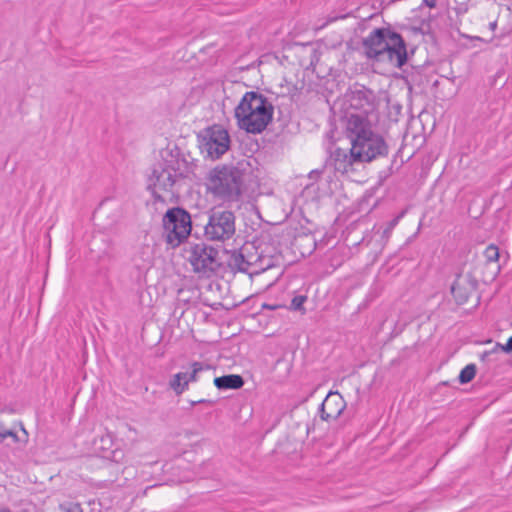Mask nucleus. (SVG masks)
<instances>
[{
    "mask_svg": "<svg viewBox=\"0 0 512 512\" xmlns=\"http://www.w3.org/2000/svg\"><path fill=\"white\" fill-rule=\"evenodd\" d=\"M414 54V48L408 52V45L403 36L394 31L389 23H386V55L391 63L402 68L408 63L409 55Z\"/></svg>",
    "mask_w": 512,
    "mask_h": 512,
    "instance_id": "9d476101",
    "label": "nucleus"
},
{
    "mask_svg": "<svg viewBox=\"0 0 512 512\" xmlns=\"http://www.w3.org/2000/svg\"><path fill=\"white\" fill-rule=\"evenodd\" d=\"M162 223L166 242L172 247H177L185 241L192 230L191 216L181 207H173L167 210Z\"/></svg>",
    "mask_w": 512,
    "mask_h": 512,
    "instance_id": "39448f33",
    "label": "nucleus"
},
{
    "mask_svg": "<svg viewBox=\"0 0 512 512\" xmlns=\"http://www.w3.org/2000/svg\"><path fill=\"white\" fill-rule=\"evenodd\" d=\"M249 163L246 160L236 165H220L213 168L207 178V188L222 201L235 202L240 199Z\"/></svg>",
    "mask_w": 512,
    "mask_h": 512,
    "instance_id": "f03ea898",
    "label": "nucleus"
},
{
    "mask_svg": "<svg viewBox=\"0 0 512 512\" xmlns=\"http://www.w3.org/2000/svg\"><path fill=\"white\" fill-rule=\"evenodd\" d=\"M235 215L228 210H212L204 227V236L210 241H225L235 234Z\"/></svg>",
    "mask_w": 512,
    "mask_h": 512,
    "instance_id": "0eeeda50",
    "label": "nucleus"
},
{
    "mask_svg": "<svg viewBox=\"0 0 512 512\" xmlns=\"http://www.w3.org/2000/svg\"><path fill=\"white\" fill-rule=\"evenodd\" d=\"M426 19H430L432 21L433 17L431 15H429Z\"/></svg>",
    "mask_w": 512,
    "mask_h": 512,
    "instance_id": "58836bf2",
    "label": "nucleus"
},
{
    "mask_svg": "<svg viewBox=\"0 0 512 512\" xmlns=\"http://www.w3.org/2000/svg\"><path fill=\"white\" fill-rule=\"evenodd\" d=\"M345 133L350 140V149H334L326 162V167L335 174L348 175L356 171L359 165L382 154L384 140L372 131L370 122L364 115L350 114Z\"/></svg>",
    "mask_w": 512,
    "mask_h": 512,
    "instance_id": "f257e3e1",
    "label": "nucleus"
},
{
    "mask_svg": "<svg viewBox=\"0 0 512 512\" xmlns=\"http://www.w3.org/2000/svg\"><path fill=\"white\" fill-rule=\"evenodd\" d=\"M438 85H439V80L436 79L435 81H433V83H432L433 88H437Z\"/></svg>",
    "mask_w": 512,
    "mask_h": 512,
    "instance_id": "4c0bfd02",
    "label": "nucleus"
},
{
    "mask_svg": "<svg viewBox=\"0 0 512 512\" xmlns=\"http://www.w3.org/2000/svg\"><path fill=\"white\" fill-rule=\"evenodd\" d=\"M218 253L217 249L205 243L192 245L189 250V262L194 272L207 278L215 275L221 266Z\"/></svg>",
    "mask_w": 512,
    "mask_h": 512,
    "instance_id": "423d86ee",
    "label": "nucleus"
},
{
    "mask_svg": "<svg viewBox=\"0 0 512 512\" xmlns=\"http://www.w3.org/2000/svg\"><path fill=\"white\" fill-rule=\"evenodd\" d=\"M406 134V120L402 113V105L391 103L386 97V140L393 142V147L402 146ZM390 143L386 141V155H388Z\"/></svg>",
    "mask_w": 512,
    "mask_h": 512,
    "instance_id": "6e6552de",
    "label": "nucleus"
},
{
    "mask_svg": "<svg viewBox=\"0 0 512 512\" xmlns=\"http://www.w3.org/2000/svg\"><path fill=\"white\" fill-rule=\"evenodd\" d=\"M6 439L5 431L0 432V443H2Z\"/></svg>",
    "mask_w": 512,
    "mask_h": 512,
    "instance_id": "f704fd0d",
    "label": "nucleus"
},
{
    "mask_svg": "<svg viewBox=\"0 0 512 512\" xmlns=\"http://www.w3.org/2000/svg\"><path fill=\"white\" fill-rule=\"evenodd\" d=\"M243 253L247 258L249 265L254 273L255 268L259 266L260 254L259 247H256L253 243H246L242 246Z\"/></svg>",
    "mask_w": 512,
    "mask_h": 512,
    "instance_id": "dca6fc26",
    "label": "nucleus"
},
{
    "mask_svg": "<svg viewBox=\"0 0 512 512\" xmlns=\"http://www.w3.org/2000/svg\"><path fill=\"white\" fill-rule=\"evenodd\" d=\"M384 27L377 28L363 40L364 53L368 58H377L384 53Z\"/></svg>",
    "mask_w": 512,
    "mask_h": 512,
    "instance_id": "ddd939ff",
    "label": "nucleus"
},
{
    "mask_svg": "<svg viewBox=\"0 0 512 512\" xmlns=\"http://www.w3.org/2000/svg\"><path fill=\"white\" fill-rule=\"evenodd\" d=\"M407 210V208L401 210L390 222H388L386 226V234L398 224L400 219H402L404 215L407 213Z\"/></svg>",
    "mask_w": 512,
    "mask_h": 512,
    "instance_id": "393cba45",
    "label": "nucleus"
},
{
    "mask_svg": "<svg viewBox=\"0 0 512 512\" xmlns=\"http://www.w3.org/2000/svg\"><path fill=\"white\" fill-rule=\"evenodd\" d=\"M467 10H468V8L464 4H461L460 6L455 8V12L457 15H462V14L466 13Z\"/></svg>",
    "mask_w": 512,
    "mask_h": 512,
    "instance_id": "c756f323",
    "label": "nucleus"
},
{
    "mask_svg": "<svg viewBox=\"0 0 512 512\" xmlns=\"http://www.w3.org/2000/svg\"><path fill=\"white\" fill-rule=\"evenodd\" d=\"M389 143H390V147H392L394 150H396L395 154H394V158L392 160V163L390 165V167L388 168L389 170V173L390 174H393L395 172H397L401 167L402 165L404 164V159L401 157L400 160H398V156H399V153L401 152V148H394L393 147V142H390L389 140H387ZM399 145H397L396 147H398Z\"/></svg>",
    "mask_w": 512,
    "mask_h": 512,
    "instance_id": "412c9836",
    "label": "nucleus"
},
{
    "mask_svg": "<svg viewBox=\"0 0 512 512\" xmlns=\"http://www.w3.org/2000/svg\"><path fill=\"white\" fill-rule=\"evenodd\" d=\"M307 300L306 296L298 295L295 296L291 301V308L293 310H302L303 304Z\"/></svg>",
    "mask_w": 512,
    "mask_h": 512,
    "instance_id": "a878e982",
    "label": "nucleus"
},
{
    "mask_svg": "<svg viewBox=\"0 0 512 512\" xmlns=\"http://www.w3.org/2000/svg\"><path fill=\"white\" fill-rule=\"evenodd\" d=\"M478 285V280L472 272L457 273L450 289L456 304H465L476 294Z\"/></svg>",
    "mask_w": 512,
    "mask_h": 512,
    "instance_id": "9b49d317",
    "label": "nucleus"
},
{
    "mask_svg": "<svg viewBox=\"0 0 512 512\" xmlns=\"http://www.w3.org/2000/svg\"><path fill=\"white\" fill-rule=\"evenodd\" d=\"M496 26V23H492L491 27L494 28Z\"/></svg>",
    "mask_w": 512,
    "mask_h": 512,
    "instance_id": "ea45409f",
    "label": "nucleus"
},
{
    "mask_svg": "<svg viewBox=\"0 0 512 512\" xmlns=\"http://www.w3.org/2000/svg\"><path fill=\"white\" fill-rule=\"evenodd\" d=\"M230 136L222 126L208 128L200 141L201 153L212 160L219 159L230 148Z\"/></svg>",
    "mask_w": 512,
    "mask_h": 512,
    "instance_id": "1a4fd4ad",
    "label": "nucleus"
},
{
    "mask_svg": "<svg viewBox=\"0 0 512 512\" xmlns=\"http://www.w3.org/2000/svg\"><path fill=\"white\" fill-rule=\"evenodd\" d=\"M416 31L420 32L421 34L428 36L431 43L436 44L437 38L435 33L432 31L431 27V20L430 19H423L421 21V24L418 28H415Z\"/></svg>",
    "mask_w": 512,
    "mask_h": 512,
    "instance_id": "6ab92c4d",
    "label": "nucleus"
},
{
    "mask_svg": "<svg viewBox=\"0 0 512 512\" xmlns=\"http://www.w3.org/2000/svg\"><path fill=\"white\" fill-rule=\"evenodd\" d=\"M227 265L233 272L254 275L249 262L243 253L242 247L239 250H234L230 253L227 259Z\"/></svg>",
    "mask_w": 512,
    "mask_h": 512,
    "instance_id": "4468645a",
    "label": "nucleus"
},
{
    "mask_svg": "<svg viewBox=\"0 0 512 512\" xmlns=\"http://www.w3.org/2000/svg\"><path fill=\"white\" fill-rule=\"evenodd\" d=\"M273 266H274V262H273L272 257L264 255L263 251H261L259 266L257 268H255L254 273L259 274Z\"/></svg>",
    "mask_w": 512,
    "mask_h": 512,
    "instance_id": "4be33fe9",
    "label": "nucleus"
},
{
    "mask_svg": "<svg viewBox=\"0 0 512 512\" xmlns=\"http://www.w3.org/2000/svg\"><path fill=\"white\" fill-rule=\"evenodd\" d=\"M493 353H494V350L484 351V352L481 354V360H482V361H486V359H487L489 356H491Z\"/></svg>",
    "mask_w": 512,
    "mask_h": 512,
    "instance_id": "2f4dec72",
    "label": "nucleus"
},
{
    "mask_svg": "<svg viewBox=\"0 0 512 512\" xmlns=\"http://www.w3.org/2000/svg\"><path fill=\"white\" fill-rule=\"evenodd\" d=\"M501 350L506 354L512 353V336L507 340L506 344L501 346Z\"/></svg>",
    "mask_w": 512,
    "mask_h": 512,
    "instance_id": "bb28decb",
    "label": "nucleus"
},
{
    "mask_svg": "<svg viewBox=\"0 0 512 512\" xmlns=\"http://www.w3.org/2000/svg\"><path fill=\"white\" fill-rule=\"evenodd\" d=\"M273 111V105L264 95L249 91L236 106L234 114L240 129L251 134H259L272 121Z\"/></svg>",
    "mask_w": 512,
    "mask_h": 512,
    "instance_id": "7ed1b4c3",
    "label": "nucleus"
},
{
    "mask_svg": "<svg viewBox=\"0 0 512 512\" xmlns=\"http://www.w3.org/2000/svg\"><path fill=\"white\" fill-rule=\"evenodd\" d=\"M67 512H82V510L80 509V507L78 505L68 509Z\"/></svg>",
    "mask_w": 512,
    "mask_h": 512,
    "instance_id": "72a5a7b5",
    "label": "nucleus"
},
{
    "mask_svg": "<svg viewBox=\"0 0 512 512\" xmlns=\"http://www.w3.org/2000/svg\"><path fill=\"white\" fill-rule=\"evenodd\" d=\"M98 440L95 439L94 443L97 444ZM113 443V436L111 433L107 432L105 435H102L99 438V447L103 450H108L111 448Z\"/></svg>",
    "mask_w": 512,
    "mask_h": 512,
    "instance_id": "b1692460",
    "label": "nucleus"
},
{
    "mask_svg": "<svg viewBox=\"0 0 512 512\" xmlns=\"http://www.w3.org/2000/svg\"><path fill=\"white\" fill-rule=\"evenodd\" d=\"M346 407L343 397L338 392H329L322 402L319 412L322 420H336Z\"/></svg>",
    "mask_w": 512,
    "mask_h": 512,
    "instance_id": "f8f14e48",
    "label": "nucleus"
},
{
    "mask_svg": "<svg viewBox=\"0 0 512 512\" xmlns=\"http://www.w3.org/2000/svg\"><path fill=\"white\" fill-rule=\"evenodd\" d=\"M404 363V359L403 358H397V359H394L390 362V365L391 366H396V365H400V364H403Z\"/></svg>",
    "mask_w": 512,
    "mask_h": 512,
    "instance_id": "473e14b6",
    "label": "nucleus"
},
{
    "mask_svg": "<svg viewBox=\"0 0 512 512\" xmlns=\"http://www.w3.org/2000/svg\"><path fill=\"white\" fill-rule=\"evenodd\" d=\"M422 5L428 6L429 8H435L437 5V0H423Z\"/></svg>",
    "mask_w": 512,
    "mask_h": 512,
    "instance_id": "7c9ffc66",
    "label": "nucleus"
},
{
    "mask_svg": "<svg viewBox=\"0 0 512 512\" xmlns=\"http://www.w3.org/2000/svg\"><path fill=\"white\" fill-rule=\"evenodd\" d=\"M477 372V367L475 364L471 363L466 365L458 375V381L460 384H467L471 382Z\"/></svg>",
    "mask_w": 512,
    "mask_h": 512,
    "instance_id": "a211bd4d",
    "label": "nucleus"
},
{
    "mask_svg": "<svg viewBox=\"0 0 512 512\" xmlns=\"http://www.w3.org/2000/svg\"><path fill=\"white\" fill-rule=\"evenodd\" d=\"M484 257L487 263L497 262L500 257L499 248L494 244L488 245L484 250Z\"/></svg>",
    "mask_w": 512,
    "mask_h": 512,
    "instance_id": "5701e85b",
    "label": "nucleus"
},
{
    "mask_svg": "<svg viewBox=\"0 0 512 512\" xmlns=\"http://www.w3.org/2000/svg\"><path fill=\"white\" fill-rule=\"evenodd\" d=\"M467 38H470L471 40H478V41H482V38L478 37V36H474V37H470V36H466Z\"/></svg>",
    "mask_w": 512,
    "mask_h": 512,
    "instance_id": "e433bc0d",
    "label": "nucleus"
},
{
    "mask_svg": "<svg viewBox=\"0 0 512 512\" xmlns=\"http://www.w3.org/2000/svg\"><path fill=\"white\" fill-rule=\"evenodd\" d=\"M192 371L190 373H185L184 381H187V387L190 382H196L198 380V373L203 371L204 365L201 362H193L191 364Z\"/></svg>",
    "mask_w": 512,
    "mask_h": 512,
    "instance_id": "aec40b11",
    "label": "nucleus"
},
{
    "mask_svg": "<svg viewBox=\"0 0 512 512\" xmlns=\"http://www.w3.org/2000/svg\"><path fill=\"white\" fill-rule=\"evenodd\" d=\"M504 344H500V343H497L496 346L492 349L494 350V352H496L497 350H501V346H503Z\"/></svg>",
    "mask_w": 512,
    "mask_h": 512,
    "instance_id": "c9c22d12",
    "label": "nucleus"
},
{
    "mask_svg": "<svg viewBox=\"0 0 512 512\" xmlns=\"http://www.w3.org/2000/svg\"><path fill=\"white\" fill-rule=\"evenodd\" d=\"M214 385L219 390H228V389H240L244 385V379L241 375L238 374H229L223 375L220 377H216L214 379Z\"/></svg>",
    "mask_w": 512,
    "mask_h": 512,
    "instance_id": "2eb2a0df",
    "label": "nucleus"
},
{
    "mask_svg": "<svg viewBox=\"0 0 512 512\" xmlns=\"http://www.w3.org/2000/svg\"><path fill=\"white\" fill-rule=\"evenodd\" d=\"M186 161L174 155L156 163L149 175V189L156 202H166L160 192L173 193L176 183L185 177Z\"/></svg>",
    "mask_w": 512,
    "mask_h": 512,
    "instance_id": "20e7f679",
    "label": "nucleus"
},
{
    "mask_svg": "<svg viewBox=\"0 0 512 512\" xmlns=\"http://www.w3.org/2000/svg\"><path fill=\"white\" fill-rule=\"evenodd\" d=\"M191 406H195L197 404H209V405H213L214 402L212 400H207V399H201V400H198V401H191L190 402Z\"/></svg>",
    "mask_w": 512,
    "mask_h": 512,
    "instance_id": "cd10ccee",
    "label": "nucleus"
},
{
    "mask_svg": "<svg viewBox=\"0 0 512 512\" xmlns=\"http://www.w3.org/2000/svg\"><path fill=\"white\" fill-rule=\"evenodd\" d=\"M185 372H179L172 376L169 381V387L175 392L176 395H181L188 389L187 381H184Z\"/></svg>",
    "mask_w": 512,
    "mask_h": 512,
    "instance_id": "f3484780",
    "label": "nucleus"
},
{
    "mask_svg": "<svg viewBox=\"0 0 512 512\" xmlns=\"http://www.w3.org/2000/svg\"><path fill=\"white\" fill-rule=\"evenodd\" d=\"M5 435H6V438L7 437H11L13 439L14 442H18L19 441V437L17 436V434L12 431V430H5Z\"/></svg>",
    "mask_w": 512,
    "mask_h": 512,
    "instance_id": "c85d7f7f",
    "label": "nucleus"
}]
</instances>
